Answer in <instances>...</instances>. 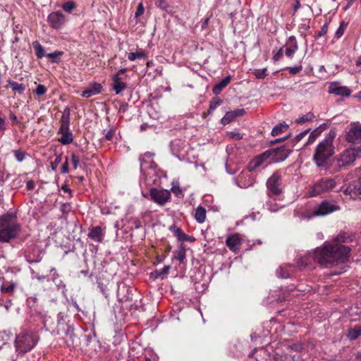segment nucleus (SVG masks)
<instances>
[{
	"label": "nucleus",
	"mask_w": 361,
	"mask_h": 361,
	"mask_svg": "<svg viewBox=\"0 0 361 361\" xmlns=\"http://www.w3.org/2000/svg\"><path fill=\"white\" fill-rule=\"evenodd\" d=\"M350 248L348 246L336 244H324L313 250V261L321 266L328 267L348 260Z\"/></svg>",
	"instance_id": "1"
},
{
	"label": "nucleus",
	"mask_w": 361,
	"mask_h": 361,
	"mask_svg": "<svg viewBox=\"0 0 361 361\" xmlns=\"http://www.w3.org/2000/svg\"><path fill=\"white\" fill-rule=\"evenodd\" d=\"M336 137V132L331 129L326 134L324 139L319 142L315 148L313 155V161L319 169L326 167L327 160L335 153L334 140Z\"/></svg>",
	"instance_id": "2"
},
{
	"label": "nucleus",
	"mask_w": 361,
	"mask_h": 361,
	"mask_svg": "<svg viewBox=\"0 0 361 361\" xmlns=\"http://www.w3.org/2000/svg\"><path fill=\"white\" fill-rule=\"evenodd\" d=\"M20 229L15 215L7 214L0 216V242L8 243L16 238Z\"/></svg>",
	"instance_id": "3"
},
{
	"label": "nucleus",
	"mask_w": 361,
	"mask_h": 361,
	"mask_svg": "<svg viewBox=\"0 0 361 361\" xmlns=\"http://www.w3.org/2000/svg\"><path fill=\"white\" fill-rule=\"evenodd\" d=\"M336 186V181L332 178H322L316 181L309 189L310 197L324 195L331 192Z\"/></svg>",
	"instance_id": "4"
},
{
	"label": "nucleus",
	"mask_w": 361,
	"mask_h": 361,
	"mask_svg": "<svg viewBox=\"0 0 361 361\" xmlns=\"http://www.w3.org/2000/svg\"><path fill=\"white\" fill-rule=\"evenodd\" d=\"M361 152V146L357 147H350L345 149L339 157L334 159L336 164L334 171H339L342 168L351 165Z\"/></svg>",
	"instance_id": "5"
},
{
	"label": "nucleus",
	"mask_w": 361,
	"mask_h": 361,
	"mask_svg": "<svg viewBox=\"0 0 361 361\" xmlns=\"http://www.w3.org/2000/svg\"><path fill=\"white\" fill-rule=\"evenodd\" d=\"M36 344V339L31 332H22L16 336L15 345L18 354H24L30 351Z\"/></svg>",
	"instance_id": "6"
},
{
	"label": "nucleus",
	"mask_w": 361,
	"mask_h": 361,
	"mask_svg": "<svg viewBox=\"0 0 361 361\" xmlns=\"http://www.w3.org/2000/svg\"><path fill=\"white\" fill-rule=\"evenodd\" d=\"M340 209V206L334 201L324 200L315 207L309 218L324 216Z\"/></svg>",
	"instance_id": "7"
},
{
	"label": "nucleus",
	"mask_w": 361,
	"mask_h": 361,
	"mask_svg": "<svg viewBox=\"0 0 361 361\" xmlns=\"http://www.w3.org/2000/svg\"><path fill=\"white\" fill-rule=\"evenodd\" d=\"M282 178L281 174L276 172L269 177L267 181L268 195L269 197L278 196L282 192Z\"/></svg>",
	"instance_id": "8"
},
{
	"label": "nucleus",
	"mask_w": 361,
	"mask_h": 361,
	"mask_svg": "<svg viewBox=\"0 0 361 361\" xmlns=\"http://www.w3.org/2000/svg\"><path fill=\"white\" fill-rule=\"evenodd\" d=\"M264 152L267 154V159H269L270 161L280 162L284 161L292 152V150L285 146H281L266 150Z\"/></svg>",
	"instance_id": "9"
},
{
	"label": "nucleus",
	"mask_w": 361,
	"mask_h": 361,
	"mask_svg": "<svg viewBox=\"0 0 361 361\" xmlns=\"http://www.w3.org/2000/svg\"><path fill=\"white\" fill-rule=\"evenodd\" d=\"M345 140L349 143L359 144L361 142V124L352 123L346 132Z\"/></svg>",
	"instance_id": "10"
},
{
	"label": "nucleus",
	"mask_w": 361,
	"mask_h": 361,
	"mask_svg": "<svg viewBox=\"0 0 361 361\" xmlns=\"http://www.w3.org/2000/svg\"><path fill=\"white\" fill-rule=\"evenodd\" d=\"M151 200L160 206L164 205L171 198V192L167 190L152 188L149 190Z\"/></svg>",
	"instance_id": "11"
},
{
	"label": "nucleus",
	"mask_w": 361,
	"mask_h": 361,
	"mask_svg": "<svg viewBox=\"0 0 361 361\" xmlns=\"http://www.w3.org/2000/svg\"><path fill=\"white\" fill-rule=\"evenodd\" d=\"M47 21L51 27L59 30L65 25L67 19L61 11H54L49 14Z\"/></svg>",
	"instance_id": "12"
},
{
	"label": "nucleus",
	"mask_w": 361,
	"mask_h": 361,
	"mask_svg": "<svg viewBox=\"0 0 361 361\" xmlns=\"http://www.w3.org/2000/svg\"><path fill=\"white\" fill-rule=\"evenodd\" d=\"M328 92L336 96L348 97L351 90L346 86H341L339 82H333L329 85Z\"/></svg>",
	"instance_id": "13"
},
{
	"label": "nucleus",
	"mask_w": 361,
	"mask_h": 361,
	"mask_svg": "<svg viewBox=\"0 0 361 361\" xmlns=\"http://www.w3.org/2000/svg\"><path fill=\"white\" fill-rule=\"evenodd\" d=\"M344 193L350 195V198L353 200L360 199V195H361L360 178L350 183L347 188L345 189Z\"/></svg>",
	"instance_id": "14"
},
{
	"label": "nucleus",
	"mask_w": 361,
	"mask_h": 361,
	"mask_svg": "<svg viewBox=\"0 0 361 361\" xmlns=\"http://www.w3.org/2000/svg\"><path fill=\"white\" fill-rule=\"evenodd\" d=\"M87 236L96 243H102L104 240V231L100 226H94L90 228Z\"/></svg>",
	"instance_id": "15"
},
{
	"label": "nucleus",
	"mask_w": 361,
	"mask_h": 361,
	"mask_svg": "<svg viewBox=\"0 0 361 361\" xmlns=\"http://www.w3.org/2000/svg\"><path fill=\"white\" fill-rule=\"evenodd\" d=\"M245 114L244 109H237L233 111H228L221 118V123L226 125L232 122L237 117L243 116Z\"/></svg>",
	"instance_id": "16"
},
{
	"label": "nucleus",
	"mask_w": 361,
	"mask_h": 361,
	"mask_svg": "<svg viewBox=\"0 0 361 361\" xmlns=\"http://www.w3.org/2000/svg\"><path fill=\"white\" fill-rule=\"evenodd\" d=\"M61 126L58 133H63L69 132V124H70V109L68 107L65 108L63 111L62 116L61 118Z\"/></svg>",
	"instance_id": "17"
},
{
	"label": "nucleus",
	"mask_w": 361,
	"mask_h": 361,
	"mask_svg": "<svg viewBox=\"0 0 361 361\" xmlns=\"http://www.w3.org/2000/svg\"><path fill=\"white\" fill-rule=\"evenodd\" d=\"M226 244L231 251L236 252L240 249L241 239L238 234H233L226 238Z\"/></svg>",
	"instance_id": "18"
},
{
	"label": "nucleus",
	"mask_w": 361,
	"mask_h": 361,
	"mask_svg": "<svg viewBox=\"0 0 361 361\" xmlns=\"http://www.w3.org/2000/svg\"><path fill=\"white\" fill-rule=\"evenodd\" d=\"M313 251L307 253L303 257H298L295 259L296 264L300 268L312 267L313 261Z\"/></svg>",
	"instance_id": "19"
},
{
	"label": "nucleus",
	"mask_w": 361,
	"mask_h": 361,
	"mask_svg": "<svg viewBox=\"0 0 361 361\" xmlns=\"http://www.w3.org/2000/svg\"><path fill=\"white\" fill-rule=\"evenodd\" d=\"M102 88V85L100 83L93 82L90 88L82 92L81 96L85 98H90L92 96L99 94Z\"/></svg>",
	"instance_id": "20"
},
{
	"label": "nucleus",
	"mask_w": 361,
	"mask_h": 361,
	"mask_svg": "<svg viewBox=\"0 0 361 361\" xmlns=\"http://www.w3.org/2000/svg\"><path fill=\"white\" fill-rule=\"evenodd\" d=\"M238 183L241 188H248L253 185L255 179L249 171L242 172L238 178Z\"/></svg>",
	"instance_id": "21"
},
{
	"label": "nucleus",
	"mask_w": 361,
	"mask_h": 361,
	"mask_svg": "<svg viewBox=\"0 0 361 361\" xmlns=\"http://www.w3.org/2000/svg\"><path fill=\"white\" fill-rule=\"evenodd\" d=\"M267 160V154L264 152L261 154L254 158L247 165V170L251 172L262 164L264 161Z\"/></svg>",
	"instance_id": "22"
},
{
	"label": "nucleus",
	"mask_w": 361,
	"mask_h": 361,
	"mask_svg": "<svg viewBox=\"0 0 361 361\" xmlns=\"http://www.w3.org/2000/svg\"><path fill=\"white\" fill-rule=\"evenodd\" d=\"M112 81V89L116 94H119L127 87L126 82H123L122 78L118 75H113Z\"/></svg>",
	"instance_id": "23"
},
{
	"label": "nucleus",
	"mask_w": 361,
	"mask_h": 361,
	"mask_svg": "<svg viewBox=\"0 0 361 361\" xmlns=\"http://www.w3.org/2000/svg\"><path fill=\"white\" fill-rule=\"evenodd\" d=\"M288 44L289 47L286 49L284 52L287 57L292 59L298 49L296 38L294 36H290L288 39Z\"/></svg>",
	"instance_id": "24"
},
{
	"label": "nucleus",
	"mask_w": 361,
	"mask_h": 361,
	"mask_svg": "<svg viewBox=\"0 0 361 361\" xmlns=\"http://www.w3.org/2000/svg\"><path fill=\"white\" fill-rule=\"evenodd\" d=\"M129 287L123 285L121 287L118 286L117 290V298L119 302H125V301H132L133 298L130 296L129 293Z\"/></svg>",
	"instance_id": "25"
},
{
	"label": "nucleus",
	"mask_w": 361,
	"mask_h": 361,
	"mask_svg": "<svg viewBox=\"0 0 361 361\" xmlns=\"http://www.w3.org/2000/svg\"><path fill=\"white\" fill-rule=\"evenodd\" d=\"M267 356H269L268 353L264 348H255L253 352L250 354V357H254L256 361H267Z\"/></svg>",
	"instance_id": "26"
},
{
	"label": "nucleus",
	"mask_w": 361,
	"mask_h": 361,
	"mask_svg": "<svg viewBox=\"0 0 361 361\" xmlns=\"http://www.w3.org/2000/svg\"><path fill=\"white\" fill-rule=\"evenodd\" d=\"M231 80V75H228L223 78L219 83L216 84L212 88L213 94L217 95L230 83Z\"/></svg>",
	"instance_id": "27"
},
{
	"label": "nucleus",
	"mask_w": 361,
	"mask_h": 361,
	"mask_svg": "<svg viewBox=\"0 0 361 361\" xmlns=\"http://www.w3.org/2000/svg\"><path fill=\"white\" fill-rule=\"evenodd\" d=\"M292 269L293 266L290 264L281 266L276 269V276L281 279H287L290 276V269Z\"/></svg>",
	"instance_id": "28"
},
{
	"label": "nucleus",
	"mask_w": 361,
	"mask_h": 361,
	"mask_svg": "<svg viewBox=\"0 0 361 361\" xmlns=\"http://www.w3.org/2000/svg\"><path fill=\"white\" fill-rule=\"evenodd\" d=\"M206 209L202 206H198L195 212V219L199 224H202L206 219Z\"/></svg>",
	"instance_id": "29"
},
{
	"label": "nucleus",
	"mask_w": 361,
	"mask_h": 361,
	"mask_svg": "<svg viewBox=\"0 0 361 361\" xmlns=\"http://www.w3.org/2000/svg\"><path fill=\"white\" fill-rule=\"evenodd\" d=\"M8 82L12 90L19 94H23L26 89V86L23 83L20 84L11 79L8 80Z\"/></svg>",
	"instance_id": "30"
},
{
	"label": "nucleus",
	"mask_w": 361,
	"mask_h": 361,
	"mask_svg": "<svg viewBox=\"0 0 361 361\" xmlns=\"http://www.w3.org/2000/svg\"><path fill=\"white\" fill-rule=\"evenodd\" d=\"M185 245L181 243L179 246V249L173 252V257L178 260L180 263H183L185 259Z\"/></svg>",
	"instance_id": "31"
},
{
	"label": "nucleus",
	"mask_w": 361,
	"mask_h": 361,
	"mask_svg": "<svg viewBox=\"0 0 361 361\" xmlns=\"http://www.w3.org/2000/svg\"><path fill=\"white\" fill-rule=\"evenodd\" d=\"M25 258L29 264L37 263L42 260L41 252L37 251V253L32 254L30 250L26 252Z\"/></svg>",
	"instance_id": "32"
},
{
	"label": "nucleus",
	"mask_w": 361,
	"mask_h": 361,
	"mask_svg": "<svg viewBox=\"0 0 361 361\" xmlns=\"http://www.w3.org/2000/svg\"><path fill=\"white\" fill-rule=\"evenodd\" d=\"M32 47L35 51V54L37 59H42L44 56H47L44 47L38 41L33 42Z\"/></svg>",
	"instance_id": "33"
},
{
	"label": "nucleus",
	"mask_w": 361,
	"mask_h": 361,
	"mask_svg": "<svg viewBox=\"0 0 361 361\" xmlns=\"http://www.w3.org/2000/svg\"><path fill=\"white\" fill-rule=\"evenodd\" d=\"M288 128V125L286 122H282L279 123L278 125L275 126L272 130H271V135L273 136H276L281 133L286 131Z\"/></svg>",
	"instance_id": "34"
},
{
	"label": "nucleus",
	"mask_w": 361,
	"mask_h": 361,
	"mask_svg": "<svg viewBox=\"0 0 361 361\" xmlns=\"http://www.w3.org/2000/svg\"><path fill=\"white\" fill-rule=\"evenodd\" d=\"M361 334V326H355L353 329L349 330L347 336L350 340H355Z\"/></svg>",
	"instance_id": "35"
},
{
	"label": "nucleus",
	"mask_w": 361,
	"mask_h": 361,
	"mask_svg": "<svg viewBox=\"0 0 361 361\" xmlns=\"http://www.w3.org/2000/svg\"><path fill=\"white\" fill-rule=\"evenodd\" d=\"M314 115L312 112H308L306 114L299 117L295 120L298 124H303L306 122L312 121L314 118Z\"/></svg>",
	"instance_id": "36"
},
{
	"label": "nucleus",
	"mask_w": 361,
	"mask_h": 361,
	"mask_svg": "<svg viewBox=\"0 0 361 361\" xmlns=\"http://www.w3.org/2000/svg\"><path fill=\"white\" fill-rule=\"evenodd\" d=\"M61 134L62 135V136L59 140L61 144L68 145L73 142V133L71 131Z\"/></svg>",
	"instance_id": "37"
},
{
	"label": "nucleus",
	"mask_w": 361,
	"mask_h": 361,
	"mask_svg": "<svg viewBox=\"0 0 361 361\" xmlns=\"http://www.w3.org/2000/svg\"><path fill=\"white\" fill-rule=\"evenodd\" d=\"M222 99L214 97L209 102V107L208 109V114H212L218 106H219L222 104Z\"/></svg>",
	"instance_id": "38"
},
{
	"label": "nucleus",
	"mask_w": 361,
	"mask_h": 361,
	"mask_svg": "<svg viewBox=\"0 0 361 361\" xmlns=\"http://www.w3.org/2000/svg\"><path fill=\"white\" fill-rule=\"evenodd\" d=\"M335 240L338 243V244H341V243H349L352 242V237L347 233L343 232L336 236Z\"/></svg>",
	"instance_id": "39"
},
{
	"label": "nucleus",
	"mask_w": 361,
	"mask_h": 361,
	"mask_svg": "<svg viewBox=\"0 0 361 361\" xmlns=\"http://www.w3.org/2000/svg\"><path fill=\"white\" fill-rule=\"evenodd\" d=\"M146 57V54L144 51L137 52H130L128 55V60L133 61L137 59H141Z\"/></svg>",
	"instance_id": "40"
},
{
	"label": "nucleus",
	"mask_w": 361,
	"mask_h": 361,
	"mask_svg": "<svg viewBox=\"0 0 361 361\" xmlns=\"http://www.w3.org/2000/svg\"><path fill=\"white\" fill-rule=\"evenodd\" d=\"M15 288V283L13 282H4L1 286V292L11 293Z\"/></svg>",
	"instance_id": "41"
},
{
	"label": "nucleus",
	"mask_w": 361,
	"mask_h": 361,
	"mask_svg": "<svg viewBox=\"0 0 361 361\" xmlns=\"http://www.w3.org/2000/svg\"><path fill=\"white\" fill-rule=\"evenodd\" d=\"M253 75L257 79H264L267 76V68H264L262 69H255L252 72Z\"/></svg>",
	"instance_id": "42"
},
{
	"label": "nucleus",
	"mask_w": 361,
	"mask_h": 361,
	"mask_svg": "<svg viewBox=\"0 0 361 361\" xmlns=\"http://www.w3.org/2000/svg\"><path fill=\"white\" fill-rule=\"evenodd\" d=\"M116 129L113 126H110L109 129L106 131L105 130L103 131L104 139L107 141L112 140L114 135H115Z\"/></svg>",
	"instance_id": "43"
},
{
	"label": "nucleus",
	"mask_w": 361,
	"mask_h": 361,
	"mask_svg": "<svg viewBox=\"0 0 361 361\" xmlns=\"http://www.w3.org/2000/svg\"><path fill=\"white\" fill-rule=\"evenodd\" d=\"M169 230L173 233L178 240L183 233V230L175 224L170 226Z\"/></svg>",
	"instance_id": "44"
},
{
	"label": "nucleus",
	"mask_w": 361,
	"mask_h": 361,
	"mask_svg": "<svg viewBox=\"0 0 361 361\" xmlns=\"http://www.w3.org/2000/svg\"><path fill=\"white\" fill-rule=\"evenodd\" d=\"M75 8L76 4L74 1H67L62 5L63 10L69 13Z\"/></svg>",
	"instance_id": "45"
},
{
	"label": "nucleus",
	"mask_w": 361,
	"mask_h": 361,
	"mask_svg": "<svg viewBox=\"0 0 361 361\" xmlns=\"http://www.w3.org/2000/svg\"><path fill=\"white\" fill-rule=\"evenodd\" d=\"M321 133H322L317 128L313 130L309 135L307 145L312 143L321 135Z\"/></svg>",
	"instance_id": "46"
},
{
	"label": "nucleus",
	"mask_w": 361,
	"mask_h": 361,
	"mask_svg": "<svg viewBox=\"0 0 361 361\" xmlns=\"http://www.w3.org/2000/svg\"><path fill=\"white\" fill-rule=\"evenodd\" d=\"M266 207L269 211L271 212H276L279 211L280 207L276 202L272 200H269L266 202Z\"/></svg>",
	"instance_id": "47"
},
{
	"label": "nucleus",
	"mask_w": 361,
	"mask_h": 361,
	"mask_svg": "<svg viewBox=\"0 0 361 361\" xmlns=\"http://www.w3.org/2000/svg\"><path fill=\"white\" fill-rule=\"evenodd\" d=\"M62 161V154L56 156L54 161L51 162V168L53 171H56L59 164Z\"/></svg>",
	"instance_id": "48"
},
{
	"label": "nucleus",
	"mask_w": 361,
	"mask_h": 361,
	"mask_svg": "<svg viewBox=\"0 0 361 361\" xmlns=\"http://www.w3.org/2000/svg\"><path fill=\"white\" fill-rule=\"evenodd\" d=\"M63 55V51H56L53 53H50V54H47V56L48 58H50V59H52V62L53 63H57V60L56 59L59 58V57H61V56Z\"/></svg>",
	"instance_id": "49"
},
{
	"label": "nucleus",
	"mask_w": 361,
	"mask_h": 361,
	"mask_svg": "<svg viewBox=\"0 0 361 361\" xmlns=\"http://www.w3.org/2000/svg\"><path fill=\"white\" fill-rule=\"evenodd\" d=\"M31 274H32V279H35L40 282L44 281L47 279L46 275L40 274L39 272L35 271L32 269H31Z\"/></svg>",
	"instance_id": "50"
},
{
	"label": "nucleus",
	"mask_w": 361,
	"mask_h": 361,
	"mask_svg": "<svg viewBox=\"0 0 361 361\" xmlns=\"http://www.w3.org/2000/svg\"><path fill=\"white\" fill-rule=\"evenodd\" d=\"M71 209V205L70 203H63L60 207V211L63 215L67 216Z\"/></svg>",
	"instance_id": "51"
},
{
	"label": "nucleus",
	"mask_w": 361,
	"mask_h": 361,
	"mask_svg": "<svg viewBox=\"0 0 361 361\" xmlns=\"http://www.w3.org/2000/svg\"><path fill=\"white\" fill-rule=\"evenodd\" d=\"M13 154L16 159V160L19 162L23 161L25 158V152L19 149V150H14Z\"/></svg>",
	"instance_id": "52"
},
{
	"label": "nucleus",
	"mask_w": 361,
	"mask_h": 361,
	"mask_svg": "<svg viewBox=\"0 0 361 361\" xmlns=\"http://www.w3.org/2000/svg\"><path fill=\"white\" fill-rule=\"evenodd\" d=\"M302 68L303 67L301 64L293 67L286 68V69L288 70L289 73H290L291 75H296L299 73L302 70Z\"/></svg>",
	"instance_id": "53"
},
{
	"label": "nucleus",
	"mask_w": 361,
	"mask_h": 361,
	"mask_svg": "<svg viewBox=\"0 0 361 361\" xmlns=\"http://www.w3.org/2000/svg\"><path fill=\"white\" fill-rule=\"evenodd\" d=\"M178 240L182 242V243L183 242L192 243L195 240V238L193 236H190L183 232L180 237L179 238Z\"/></svg>",
	"instance_id": "54"
},
{
	"label": "nucleus",
	"mask_w": 361,
	"mask_h": 361,
	"mask_svg": "<svg viewBox=\"0 0 361 361\" xmlns=\"http://www.w3.org/2000/svg\"><path fill=\"white\" fill-rule=\"evenodd\" d=\"M281 361H299V356L286 354L281 357Z\"/></svg>",
	"instance_id": "55"
},
{
	"label": "nucleus",
	"mask_w": 361,
	"mask_h": 361,
	"mask_svg": "<svg viewBox=\"0 0 361 361\" xmlns=\"http://www.w3.org/2000/svg\"><path fill=\"white\" fill-rule=\"evenodd\" d=\"M329 23L326 22L324 25L322 27L321 30L317 33V37L319 38L324 35H325L328 32Z\"/></svg>",
	"instance_id": "56"
},
{
	"label": "nucleus",
	"mask_w": 361,
	"mask_h": 361,
	"mask_svg": "<svg viewBox=\"0 0 361 361\" xmlns=\"http://www.w3.org/2000/svg\"><path fill=\"white\" fill-rule=\"evenodd\" d=\"M284 50L283 47H281L273 56V60L276 62L279 61L283 56Z\"/></svg>",
	"instance_id": "57"
},
{
	"label": "nucleus",
	"mask_w": 361,
	"mask_h": 361,
	"mask_svg": "<svg viewBox=\"0 0 361 361\" xmlns=\"http://www.w3.org/2000/svg\"><path fill=\"white\" fill-rule=\"evenodd\" d=\"M310 132V129H307L299 134H298L294 139L293 140V142L295 143L299 142L306 135Z\"/></svg>",
	"instance_id": "58"
},
{
	"label": "nucleus",
	"mask_w": 361,
	"mask_h": 361,
	"mask_svg": "<svg viewBox=\"0 0 361 361\" xmlns=\"http://www.w3.org/2000/svg\"><path fill=\"white\" fill-rule=\"evenodd\" d=\"M35 92L38 96H42L46 93L47 88L43 85H38Z\"/></svg>",
	"instance_id": "59"
},
{
	"label": "nucleus",
	"mask_w": 361,
	"mask_h": 361,
	"mask_svg": "<svg viewBox=\"0 0 361 361\" xmlns=\"http://www.w3.org/2000/svg\"><path fill=\"white\" fill-rule=\"evenodd\" d=\"M345 24L342 22L339 27H338V29L336 30V37L337 38H340L344 33V30H345Z\"/></svg>",
	"instance_id": "60"
},
{
	"label": "nucleus",
	"mask_w": 361,
	"mask_h": 361,
	"mask_svg": "<svg viewBox=\"0 0 361 361\" xmlns=\"http://www.w3.org/2000/svg\"><path fill=\"white\" fill-rule=\"evenodd\" d=\"M69 172V166H68V157H65V161L61 166V173H68Z\"/></svg>",
	"instance_id": "61"
},
{
	"label": "nucleus",
	"mask_w": 361,
	"mask_h": 361,
	"mask_svg": "<svg viewBox=\"0 0 361 361\" xmlns=\"http://www.w3.org/2000/svg\"><path fill=\"white\" fill-rule=\"evenodd\" d=\"M71 160L73 162L74 169H76L80 163V158L75 153H73L71 155Z\"/></svg>",
	"instance_id": "62"
},
{
	"label": "nucleus",
	"mask_w": 361,
	"mask_h": 361,
	"mask_svg": "<svg viewBox=\"0 0 361 361\" xmlns=\"http://www.w3.org/2000/svg\"><path fill=\"white\" fill-rule=\"evenodd\" d=\"M145 8L143 6V4L142 3L139 4L137 7V11L135 13V18H137L140 16H142L144 13Z\"/></svg>",
	"instance_id": "63"
},
{
	"label": "nucleus",
	"mask_w": 361,
	"mask_h": 361,
	"mask_svg": "<svg viewBox=\"0 0 361 361\" xmlns=\"http://www.w3.org/2000/svg\"><path fill=\"white\" fill-rule=\"evenodd\" d=\"M156 5L162 10H166L167 8V4L165 0H157Z\"/></svg>",
	"instance_id": "64"
}]
</instances>
